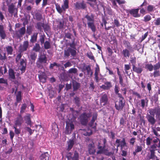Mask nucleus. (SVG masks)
<instances>
[{
    "instance_id": "f257e3e1",
    "label": "nucleus",
    "mask_w": 160,
    "mask_h": 160,
    "mask_svg": "<svg viewBox=\"0 0 160 160\" xmlns=\"http://www.w3.org/2000/svg\"><path fill=\"white\" fill-rule=\"evenodd\" d=\"M107 142L106 139L104 138L102 140L103 144L101 143V141L98 142V148L99 150L97 152V154H104L108 156H110L113 154L111 152H108L107 148H105Z\"/></svg>"
},
{
    "instance_id": "f03ea898",
    "label": "nucleus",
    "mask_w": 160,
    "mask_h": 160,
    "mask_svg": "<svg viewBox=\"0 0 160 160\" xmlns=\"http://www.w3.org/2000/svg\"><path fill=\"white\" fill-rule=\"evenodd\" d=\"M70 47L64 50V57L65 58L69 57L70 54L73 57H75L77 54L76 44L75 42V40L73 39L72 42L69 44Z\"/></svg>"
},
{
    "instance_id": "7ed1b4c3",
    "label": "nucleus",
    "mask_w": 160,
    "mask_h": 160,
    "mask_svg": "<svg viewBox=\"0 0 160 160\" xmlns=\"http://www.w3.org/2000/svg\"><path fill=\"white\" fill-rule=\"evenodd\" d=\"M85 18L87 19L88 22L87 24L88 28L91 29L92 32H95L96 31V28L94 23V15L92 14L91 16L86 15L85 16Z\"/></svg>"
},
{
    "instance_id": "20e7f679",
    "label": "nucleus",
    "mask_w": 160,
    "mask_h": 160,
    "mask_svg": "<svg viewBox=\"0 0 160 160\" xmlns=\"http://www.w3.org/2000/svg\"><path fill=\"white\" fill-rule=\"evenodd\" d=\"M69 2L68 0H65L64 1L63 4L62 6L61 7L60 5L58 3L55 4L57 12L60 14H61L63 11L65 12L66 9L69 8Z\"/></svg>"
},
{
    "instance_id": "39448f33",
    "label": "nucleus",
    "mask_w": 160,
    "mask_h": 160,
    "mask_svg": "<svg viewBox=\"0 0 160 160\" xmlns=\"http://www.w3.org/2000/svg\"><path fill=\"white\" fill-rule=\"evenodd\" d=\"M91 116V113H87L86 112H83L79 116L80 121L81 124L86 126L88 122V118Z\"/></svg>"
},
{
    "instance_id": "423d86ee",
    "label": "nucleus",
    "mask_w": 160,
    "mask_h": 160,
    "mask_svg": "<svg viewBox=\"0 0 160 160\" xmlns=\"http://www.w3.org/2000/svg\"><path fill=\"white\" fill-rule=\"evenodd\" d=\"M79 154L76 150L73 152H69L67 153L66 157L68 160H79Z\"/></svg>"
},
{
    "instance_id": "0eeeda50",
    "label": "nucleus",
    "mask_w": 160,
    "mask_h": 160,
    "mask_svg": "<svg viewBox=\"0 0 160 160\" xmlns=\"http://www.w3.org/2000/svg\"><path fill=\"white\" fill-rule=\"evenodd\" d=\"M75 127L72 122H66L65 130V133L66 134H69L71 133L73 130L74 129Z\"/></svg>"
},
{
    "instance_id": "6e6552de",
    "label": "nucleus",
    "mask_w": 160,
    "mask_h": 160,
    "mask_svg": "<svg viewBox=\"0 0 160 160\" xmlns=\"http://www.w3.org/2000/svg\"><path fill=\"white\" fill-rule=\"evenodd\" d=\"M153 144L152 145L150 148V150H152L155 151L157 150V148H160V140L156 138L153 140Z\"/></svg>"
},
{
    "instance_id": "1a4fd4ad",
    "label": "nucleus",
    "mask_w": 160,
    "mask_h": 160,
    "mask_svg": "<svg viewBox=\"0 0 160 160\" xmlns=\"http://www.w3.org/2000/svg\"><path fill=\"white\" fill-rule=\"evenodd\" d=\"M26 31L25 27H23L18 31H16L14 35L18 38L20 39L24 35Z\"/></svg>"
},
{
    "instance_id": "9d476101",
    "label": "nucleus",
    "mask_w": 160,
    "mask_h": 160,
    "mask_svg": "<svg viewBox=\"0 0 160 160\" xmlns=\"http://www.w3.org/2000/svg\"><path fill=\"white\" fill-rule=\"evenodd\" d=\"M97 116L98 114L97 113H94L92 115V119L91 120L90 122L89 123V126L95 130L96 129L97 123H95L94 125V122L95 120L97 119Z\"/></svg>"
},
{
    "instance_id": "9b49d317",
    "label": "nucleus",
    "mask_w": 160,
    "mask_h": 160,
    "mask_svg": "<svg viewBox=\"0 0 160 160\" xmlns=\"http://www.w3.org/2000/svg\"><path fill=\"white\" fill-rule=\"evenodd\" d=\"M125 104V101L124 100H119L118 102L115 103V107L116 109L118 110H122Z\"/></svg>"
},
{
    "instance_id": "f8f14e48",
    "label": "nucleus",
    "mask_w": 160,
    "mask_h": 160,
    "mask_svg": "<svg viewBox=\"0 0 160 160\" xmlns=\"http://www.w3.org/2000/svg\"><path fill=\"white\" fill-rule=\"evenodd\" d=\"M139 8L132 9L128 11V12L130 15L134 18H138L140 15L138 13Z\"/></svg>"
},
{
    "instance_id": "ddd939ff",
    "label": "nucleus",
    "mask_w": 160,
    "mask_h": 160,
    "mask_svg": "<svg viewBox=\"0 0 160 160\" xmlns=\"http://www.w3.org/2000/svg\"><path fill=\"white\" fill-rule=\"evenodd\" d=\"M29 47V42L26 41L23 42V44H21L19 47V50L21 52H23L27 50Z\"/></svg>"
},
{
    "instance_id": "4468645a",
    "label": "nucleus",
    "mask_w": 160,
    "mask_h": 160,
    "mask_svg": "<svg viewBox=\"0 0 160 160\" xmlns=\"http://www.w3.org/2000/svg\"><path fill=\"white\" fill-rule=\"evenodd\" d=\"M26 59H21L20 60V69L22 73L25 72L26 68Z\"/></svg>"
},
{
    "instance_id": "2eb2a0df",
    "label": "nucleus",
    "mask_w": 160,
    "mask_h": 160,
    "mask_svg": "<svg viewBox=\"0 0 160 160\" xmlns=\"http://www.w3.org/2000/svg\"><path fill=\"white\" fill-rule=\"evenodd\" d=\"M23 122V118L20 114H19L15 121L14 125L20 127Z\"/></svg>"
},
{
    "instance_id": "dca6fc26",
    "label": "nucleus",
    "mask_w": 160,
    "mask_h": 160,
    "mask_svg": "<svg viewBox=\"0 0 160 160\" xmlns=\"http://www.w3.org/2000/svg\"><path fill=\"white\" fill-rule=\"evenodd\" d=\"M74 5L76 9H84L86 8V4L84 1H82L81 2H77Z\"/></svg>"
},
{
    "instance_id": "f3484780",
    "label": "nucleus",
    "mask_w": 160,
    "mask_h": 160,
    "mask_svg": "<svg viewBox=\"0 0 160 160\" xmlns=\"http://www.w3.org/2000/svg\"><path fill=\"white\" fill-rule=\"evenodd\" d=\"M146 118L148 122L151 125H153L156 122V120L155 119L154 116L152 115L148 114L146 116Z\"/></svg>"
},
{
    "instance_id": "a211bd4d",
    "label": "nucleus",
    "mask_w": 160,
    "mask_h": 160,
    "mask_svg": "<svg viewBox=\"0 0 160 160\" xmlns=\"http://www.w3.org/2000/svg\"><path fill=\"white\" fill-rule=\"evenodd\" d=\"M133 51V49L131 50L130 49L125 48L122 50L121 53L124 57L128 58L130 55V53Z\"/></svg>"
},
{
    "instance_id": "6ab92c4d",
    "label": "nucleus",
    "mask_w": 160,
    "mask_h": 160,
    "mask_svg": "<svg viewBox=\"0 0 160 160\" xmlns=\"http://www.w3.org/2000/svg\"><path fill=\"white\" fill-rule=\"evenodd\" d=\"M104 84L100 86V88L104 90H108L112 87V83L110 82L107 81L104 82Z\"/></svg>"
},
{
    "instance_id": "aec40b11",
    "label": "nucleus",
    "mask_w": 160,
    "mask_h": 160,
    "mask_svg": "<svg viewBox=\"0 0 160 160\" xmlns=\"http://www.w3.org/2000/svg\"><path fill=\"white\" fill-rule=\"evenodd\" d=\"M8 12H9L12 15L15 11L17 12L18 11V9L16 8L15 6L13 3L8 6Z\"/></svg>"
},
{
    "instance_id": "412c9836",
    "label": "nucleus",
    "mask_w": 160,
    "mask_h": 160,
    "mask_svg": "<svg viewBox=\"0 0 160 160\" xmlns=\"http://www.w3.org/2000/svg\"><path fill=\"white\" fill-rule=\"evenodd\" d=\"M84 66H85V68L83 67L82 69V71L84 72L86 70L87 74H90L91 76H92V72L91 69L90 65H88L85 66V64H84Z\"/></svg>"
},
{
    "instance_id": "4be33fe9",
    "label": "nucleus",
    "mask_w": 160,
    "mask_h": 160,
    "mask_svg": "<svg viewBox=\"0 0 160 160\" xmlns=\"http://www.w3.org/2000/svg\"><path fill=\"white\" fill-rule=\"evenodd\" d=\"M0 37L2 39H5L6 35L3 25H0Z\"/></svg>"
},
{
    "instance_id": "5701e85b",
    "label": "nucleus",
    "mask_w": 160,
    "mask_h": 160,
    "mask_svg": "<svg viewBox=\"0 0 160 160\" xmlns=\"http://www.w3.org/2000/svg\"><path fill=\"white\" fill-rule=\"evenodd\" d=\"M108 98V96L106 94H104L102 96L100 100L101 103H103V105H105L107 103Z\"/></svg>"
},
{
    "instance_id": "b1692460",
    "label": "nucleus",
    "mask_w": 160,
    "mask_h": 160,
    "mask_svg": "<svg viewBox=\"0 0 160 160\" xmlns=\"http://www.w3.org/2000/svg\"><path fill=\"white\" fill-rule=\"evenodd\" d=\"M133 71L138 74H140L143 71V68L141 66L140 67H137L135 65H133L132 67Z\"/></svg>"
},
{
    "instance_id": "393cba45",
    "label": "nucleus",
    "mask_w": 160,
    "mask_h": 160,
    "mask_svg": "<svg viewBox=\"0 0 160 160\" xmlns=\"http://www.w3.org/2000/svg\"><path fill=\"white\" fill-rule=\"evenodd\" d=\"M38 78L41 82L44 83L46 82L47 76L44 72H43L39 75Z\"/></svg>"
},
{
    "instance_id": "a878e982",
    "label": "nucleus",
    "mask_w": 160,
    "mask_h": 160,
    "mask_svg": "<svg viewBox=\"0 0 160 160\" xmlns=\"http://www.w3.org/2000/svg\"><path fill=\"white\" fill-rule=\"evenodd\" d=\"M49 154L48 152H45L42 153L39 157L40 160H49Z\"/></svg>"
},
{
    "instance_id": "bb28decb",
    "label": "nucleus",
    "mask_w": 160,
    "mask_h": 160,
    "mask_svg": "<svg viewBox=\"0 0 160 160\" xmlns=\"http://www.w3.org/2000/svg\"><path fill=\"white\" fill-rule=\"evenodd\" d=\"M150 155L149 156V160H159L157 157L155 155V151L150 150Z\"/></svg>"
},
{
    "instance_id": "cd10ccee",
    "label": "nucleus",
    "mask_w": 160,
    "mask_h": 160,
    "mask_svg": "<svg viewBox=\"0 0 160 160\" xmlns=\"http://www.w3.org/2000/svg\"><path fill=\"white\" fill-rule=\"evenodd\" d=\"M72 84L73 91H77L80 87V83L77 82L75 80H73L72 81Z\"/></svg>"
},
{
    "instance_id": "c85d7f7f",
    "label": "nucleus",
    "mask_w": 160,
    "mask_h": 160,
    "mask_svg": "<svg viewBox=\"0 0 160 160\" xmlns=\"http://www.w3.org/2000/svg\"><path fill=\"white\" fill-rule=\"evenodd\" d=\"M123 42L124 45L125 47L127 48V49H130L131 50H132V49H133L130 42L126 40H124L123 41Z\"/></svg>"
},
{
    "instance_id": "c756f323",
    "label": "nucleus",
    "mask_w": 160,
    "mask_h": 160,
    "mask_svg": "<svg viewBox=\"0 0 160 160\" xmlns=\"http://www.w3.org/2000/svg\"><path fill=\"white\" fill-rule=\"evenodd\" d=\"M7 71L6 67L5 65L0 67V77L5 74Z\"/></svg>"
},
{
    "instance_id": "7c9ffc66",
    "label": "nucleus",
    "mask_w": 160,
    "mask_h": 160,
    "mask_svg": "<svg viewBox=\"0 0 160 160\" xmlns=\"http://www.w3.org/2000/svg\"><path fill=\"white\" fill-rule=\"evenodd\" d=\"M68 145V148L67 149V150L69 151L72 148L74 145V141L73 139H70L67 142Z\"/></svg>"
},
{
    "instance_id": "2f4dec72",
    "label": "nucleus",
    "mask_w": 160,
    "mask_h": 160,
    "mask_svg": "<svg viewBox=\"0 0 160 160\" xmlns=\"http://www.w3.org/2000/svg\"><path fill=\"white\" fill-rule=\"evenodd\" d=\"M57 23L58 24L57 26V30L62 29L63 28L64 26V21H58L57 22Z\"/></svg>"
},
{
    "instance_id": "473e14b6",
    "label": "nucleus",
    "mask_w": 160,
    "mask_h": 160,
    "mask_svg": "<svg viewBox=\"0 0 160 160\" xmlns=\"http://www.w3.org/2000/svg\"><path fill=\"white\" fill-rule=\"evenodd\" d=\"M8 74L9 78L11 79H14L15 78V73L13 70L10 68L8 70Z\"/></svg>"
},
{
    "instance_id": "72a5a7b5",
    "label": "nucleus",
    "mask_w": 160,
    "mask_h": 160,
    "mask_svg": "<svg viewBox=\"0 0 160 160\" xmlns=\"http://www.w3.org/2000/svg\"><path fill=\"white\" fill-rule=\"evenodd\" d=\"M5 48L8 55H12V54L13 49L11 46H7Z\"/></svg>"
},
{
    "instance_id": "f704fd0d",
    "label": "nucleus",
    "mask_w": 160,
    "mask_h": 160,
    "mask_svg": "<svg viewBox=\"0 0 160 160\" xmlns=\"http://www.w3.org/2000/svg\"><path fill=\"white\" fill-rule=\"evenodd\" d=\"M38 33H34L33 35L31 36L30 40V42L32 43H33L37 41L38 36Z\"/></svg>"
},
{
    "instance_id": "c9c22d12",
    "label": "nucleus",
    "mask_w": 160,
    "mask_h": 160,
    "mask_svg": "<svg viewBox=\"0 0 160 160\" xmlns=\"http://www.w3.org/2000/svg\"><path fill=\"white\" fill-rule=\"evenodd\" d=\"M24 119L26 123L28 125H31V121L30 115L29 114L26 115L24 117Z\"/></svg>"
},
{
    "instance_id": "e433bc0d",
    "label": "nucleus",
    "mask_w": 160,
    "mask_h": 160,
    "mask_svg": "<svg viewBox=\"0 0 160 160\" xmlns=\"http://www.w3.org/2000/svg\"><path fill=\"white\" fill-rule=\"evenodd\" d=\"M74 102L75 104L78 107H79L80 105V99L78 97H75L74 98Z\"/></svg>"
},
{
    "instance_id": "4c0bfd02",
    "label": "nucleus",
    "mask_w": 160,
    "mask_h": 160,
    "mask_svg": "<svg viewBox=\"0 0 160 160\" xmlns=\"http://www.w3.org/2000/svg\"><path fill=\"white\" fill-rule=\"evenodd\" d=\"M40 50V47L38 43H36L32 48V50L36 52H39Z\"/></svg>"
},
{
    "instance_id": "58836bf2",
    "label": "nucleus",
    "mask_w": 160,
    "mask_h": 160,
    "mask_svg": "<svg viewBox=\"0 0 160 160\" xmlns=\"http://www.w3.org/2000/svg\"><path fill=\"white\" fill-rule=\"evenodd\" d=\"M22 100L21 92L18 91L16 95V101L17 102H19Z\"/></svg>"
},
{
    "instance_id": "ea45409f",
    "label": "nucleus",
    "mask_w": 160,
    "mask_h": 160,
    "mask_svg": "<svg viewBox=\"0 0 160 160\" xmlns=\"http://www.w3.org/2000/svg\"><path fill=\"white\" fill-rule=\"evenodd\" d=\"M44 44V48L46 49H48L51 48V46L50 42L49 41H46Z\"/></svg>"
},
{
    "instance_id": "a19ab883",
    "label": "nucleus",
    "mask_w": 160,
    "mask_h": 160,
    "mask_svg": "<svg viewBox=\"0 0 160 160\" xmlns=\"http://www.w3.org/2000/svg\"><path fill=\"white\" fill-rule=\"evenodd\" d=\"M35 19L38 21L41 20L42 18V15L39 12H37L35 14Z\"/></svg>"
},
{
    "instance_id": "79ce46f5",
    "label": "nucleus",
    "mask_w": 160,
    "mask_h": 160,
    "mask_svg": "<svg viewBox=\"0 0 160 160\" xmlns=\"http://www.w3.org/2000/svg\"><path fill=\"white\" fill-rule=\"evenodd\" d=\"M141 106L142 108H143L145 106V103H146L147 104H148V98H145V99H141Z\"/></svg>"
},
{
    "instance_id": "37998d69",
    "label": "nucleus",
    "mask_w": 160,
    "mask_h": 160,
    "mask_svg": "<svg viewBox=\"0 0 160 160\" xmlns=\"http://www.w3.org/2000/svg\"><path fill=\"white\" fill-rule=\"evenodd\" d=\"M18 126L14 125L13 128L14 129V132L16 134L19 135L21 133V129L20 128H17Z\"/></svg>"
},
{
    "instance_id": "c03bdc74",
    "label": "nucleus",
    "mask_w": 160,
    "mask_h": 160,
    "mask_svg": "<svg viewBox=\"0 0 160 160\" xmlns=\"http://www.w3.org/2000/svg\"><path fill=\"white\" fill-rule=\"evenodd\" d=\"M37 56V54L35 52H31L30 55L31 59L34 61H35L36 60Z\"/></svg>"
},
{
    "instance_id": "a18cd8bd",
    "label": "nucleus",
    "mask_w": 160,
    "mask_h": 160,
    "mask_svg": "<svg viewBox=\"0 0 160 160\" xmlns=\"http://www.w3.org/2000/svg\"><path fill=\"white\" fill-rule=\"evenodd\" d=\"M127 143L126 142V140L124 138H122V140L120 142V147L121 149H122L124 147H127Z\"/></svg>"
},
{
    "instance_id": "49530a36",
    "label": "nucleus",
    "mask_w": 160,
    "mask_h": 160,
    "mask_svg": "<svg viewBox=\"0 0 160 160\" xmlns=\"http://www.w3.org/2000/svg\"><path fill=\"white\" fill-rule=\"evenodd\" d=\"M119 82L121 87H124L126 86V84L123 82V80L122 76L118 77Z\"/></svg>"
},
{
    "instance_id": "de8ad7c7",
    "label": "nucleus",
    "mask_w": 160,
    "mask_h": 160,
    "mask_svg": "<svg viewBox=\"0 0 160 160\" xmlns=\"http://www.w3.org/2000/svg\"><path fill=\"white\" fill-rule=\"evenodd\" d=\"M78 72V70L75 68H72L70 69L68 71V72L69 73L76 74Z\"/></svg>"
},
{
    "instance_id": "09e8293b",
    "label": "nucleus",
    "mask_w": 160,
    "mask_h": 160,
    "mask_svg": "<svg viewBox=\"0 0 160 160\" xmlns=\"http://www.w3.org/2000/svg\"><path fill=\"white\" fill-rule=\"evenodd\" d=\"M142 150V145H137L136 146L135 150L137 152H141Z\"/></svg>"
},
{
    "instance_id": "8fccbe9b",
    "label": "nucleus",
    "mask_w": 160,
    "mask_h": 160,
    "mask_svg": "<svg viewBox=\"0 0 160 160\" xmlns=\"http://www.w3.org/2000/svg\"><path fill=\"white\" fill-rule=\"evenodd\" d=\"M145 68L148 69L150 71H151L153 69V66L152 64H147L145 65Z\"/></svg>"
},
{
    "instance_id": "3c124183",
    "label": "nucleus",
    "mask_w": 160,
    "mask_h": 160,
    "mask_svg": "<svg viewBox=\"0 0 160 160\" xmlns=\"http://www.w3.org/2000/svg\"><path fill=\"white\" fill-rule=\"evenodd\" d=\"M157 111L156 108H155L153 109H151L149 110V112L150 115H152L154 116L156 112Z\"/></svg>"
},
{
    "instance_id": "603ef678",
    "label": "nucleus",
    "mask_w": 160,
    "mask_h": 160,
    "mask_svg": "<svg viewBox=\"0 0 160 160\" xmlns=\"http://www.w3.org/2000/svg\"><path fill=\"white\" fill-rule=\"evenodd\" d=\"M87 56L90 59L95 61L94 57L91 52H87Z\"/></svg>"
},
{
    "instance_id": "864d4df0",
    "label": "nucleus",
    "mask_w": 160,
    "mask_h": 160,
    "mask_svg": "<svg viewBox=\"0 0 160 160\" xmlns=\"http://www.w3.org/2000/svg\"><path fill=\"white\" fill-rule=\"evenodd\" d=\"M43 23L38 22L37 23L36 27L38 30H41L42 29V27H43Z\"/></svg>"
},
{
    "instance_id": "5fc2aeb1",
    "label": "nucleus",
    "mask_w": 160,
    "mask_h": 160,
    "mask_svg": "<svg viewBox=\"0 0 160 160\" xmlns=\"http://www.w3.org/2000/svg\"><path fill=\"white\" fill-rule=\"evenodd\" d=\"M55 66L59 67L61 66V65L59 64H58L56 62H54L53 63H51L50 64L49 68L50 69H52L53 68V67Z\"/></svg>"
},
{
    "instance_id": "6e6d98bb",
    "label": "nucleus",
    "mask_w": 160,
    "mask_h": 160,
    "mask_svg": "<svg viewBox=\"0 0 160 160\" xmlns=\"http://www.w3.org/2000/svg\"><path fill=\"white\" fill-rule=\"evenodd\" d=\"M45 38V36L44 35H41L40 36L39 41L41 45H42L45 42L44 41Z\"/></svg>"
},
{
    "instance_id": "4d7b16f0",
    "label": "nucleus",
    "mask_w": 160,
    "mask_h": 160,
    "mask_svg": "<svg viewBox=\"0 0 160 160\" xmlns=\"http://www.w3.org/2000/svg\"><path fill=\"white\" fill-rule=\"evenodd\" d=\"M27 107V105L26 103L22 104L20 112L21 113L24 112Z\"/></svg>"
},
{
    "instance_id": "13d9d810",
    "label": "nucleus",
    "mask_w": 160,
    "mask_h": 160,
    "mask_svg": "<svg viewBox=\"0 0 160 160\" xmlns=\"http://www.w3.org/2000/svg\"><path fill=\"white\" fill-rule=\"evenodd\" d=\"M151 19V17L149 15H147L144 17L143 21L145 22L150 21Z\"/></svg>"
},
{
    "instance_id": "bf43d9fd",
    "label": "nucleus",
    "mask_w": 160,
    "mask_h": 160,
    "mask_svg": "<svg viewBox=\"0 0 160 160\" xmlns=\"http://www.w3.org/2000/svg\"><path fill=\"white\" fill-rule=\"evenodd\" d=\"M153 66V69L154 70L159 69L160 68V62H158L157 63L154 65Z\"/></svg>"
},
{
    "instance_id": "052dcab7",
    "label": "nucleus",
    "mask_w": 160,
    "mask_h": 160,
    "mask_svg": "<svg viewBox=\"0 0 160 160\" xmlns=\"http://www.w3.org/2000/svg\"><path fill=\"white\" fill-rule=\"evenodd\" d=\"M130 62L132 64V67L133 65H135L136 63V58L135 57L131 58L130 60Z\"/></svg>"
},
{
    "instance_id": "680f3d73",
    "label": "nucleus",
    "mask_w": 160,
    "mask_h": 160,
    "mask_svg": "<svg viewBox=\"0 0 160 160\" xmlns=\"http://www.w3.org/2000/svg\"><path fill=\"white\" fill-rule=\"evenodd\" d=\"M136 138H135L133 137L131 138L129 141V144L130 145H131L132 146H133L135 142Z\"/></svg>"
},
{
    "instance_id": "e2e57ef3",
    "label": "nucleus",
    "mask_w": 160,
    "mask_h": 160,
    "mask_svg": "<svg viewBox=\"0 0 160 160\" xmlns=\"http://www.w3.org/2000/svg\"><path fill=\"white\" fill-rule=\"evenodd\" d=\"M153 75L154 78L158 77L160 76V72L159 70H154L153 73Z\"/></svg>"
},
{
    "instance_id": "0e129e2a",
    "label": "nucleus",
    "mask_w": 160,
    "mask_h": 160,
    "mask_svg": "<svg viewBox=\"0 0 160 160\" xmlns=\"http://www.w3.org/2000/svg\"><path fill=\"white\" fill-rule=\"evenodd\" d=\"M22 56V55L21 53H19L17 55L15 59V61L17 63H18L19 61L21 59Z\"/></svg>"
},
{
    "instance_id": "69168bd1",
    "label": "nucleus",
    "mask_w": 160,
    "mask_h": 160,
    "mask_svg": "<svg viewBox=\"0 0 160 160\" xmlns=\"http://www.w3.org/2000/svg\"><path fill=\"white\" fill-rule=\"evenodd\" d=\"M27 33L28 35H30L32 32V29L31 26H28L27 27Z\"/></svg>"
},
{
    "instance_id": "338daca9",
    "label": "nucleus",
    "mask_w": 160,
    "mask_h": 160,
    "mask_svg": "<svg viewBox=\"0 0 160 160\" xmlns=\"http://www.w3.org/2000/svg\"><path fill=\"white\" fill-rule=\"evenodd\" d=\"M38 61L40 63H46L47 62V59L43 58H38Z\"/></svg>"
},
{
    "instance_id": "774afa93",
    "label": "nucleus",
    "mask_w": 160,
    "mask_h": 160,
    "mask_svg": "<svg viewBox=\"0 0 160 160\" xmlns=\"http://www.w3.org/2000/svg\"><path fill=\"white\" fill-rule=\"evenodd\" d=\"M113 23L117 27H118L120 26L119 22L118 19H114L113 21Z\"/></svg>"
}]
</instances>
